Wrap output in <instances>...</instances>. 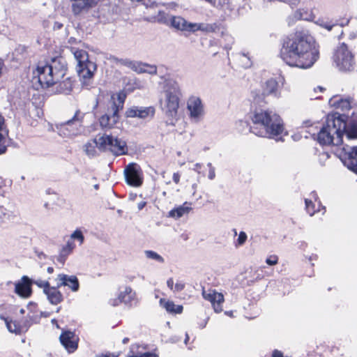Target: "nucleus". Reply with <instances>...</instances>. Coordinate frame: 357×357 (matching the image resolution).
I'll return each instance as SVG.
<instances>
[{
	"instance_id": "1",
	"label": "nucleus",
	"mask_w": 357,
	"mask_h": 357,
	"mask_svg": "<svg viewBox=\"0 0 357 357\" xmlns=\"http://www.w3.org/2000/svg\"><path fill=\"white\" fill-rule=\"evenodd\" d=\"M280 54L289 66L307 69L319 59V51L311 36L296 32L284 40Z\"/></svg>"
},
{
	"instance_id": "2",
	"label": "nucleus",
	"mask_w": 357,
	"mask_h": 357,
	"mask_svg": "<svg viewBox=\"0 0 357 357\" xmlns=\"http://www.w3.org/2000/svg\"><path fill=\"white\" fill-rule=\"evenodd\" d=\"M252 121L254 124L250 128L252 132L257 136L275 138L284 131L283 121L276 113L268 110H256Z\"/></svg>"
},
{
	"instance_id": "3",
	"label": "nucleus",
	"mask_w": 357,
	"mask_h": 357,
	"mask_svg": "<svg viewBox=\"0 0 357 357\" xmlns=\"http://www.w3.org/2000/svg\"><path fill=\"white\" fill-rule=\"evenodd\" d=\"M346 118L344 115L328 114L317 135L319 143L322 145H342L343 132L347 127Z\"/></svg>"
},
{
	"instance_id": "4",
	"label": "nucleus",
	"mask_w": 357,
	"mask_h": 357,
	"mask_svg": "<svg viewBox=\"0 0 357 357\" xmlns=\"http://www.w3.org/2000/svg\"><path fill=\"white\" fill-rule=\"evenodd\" d=\"M66 73V66L62 57L52 58L46 63L40 62L33 74L43 88L58 84Z\"/></svg>"
},
{
	"instance_id": "5",
	"label": "nucleus",
	"mask_w": 357,
	"mask_h": 357,
	"mask_svg": "<svg viewBox=\"0 0 357 357\" xmlns=\"http://www.w3.org/2000/svg\"><path fill=\"white\" fill-rule=\"evenodd\" d=\"M97 149L101 151H109L114 155H125L128 152L126 142L106 133L98 135L84 146L85 153L90 158L97 155Z\"/></svg>"
},
{
	"instance_id": "6",
	"label": "nucleus",
	"mask_w": 357,
	"mask_h": 357,
	"mask_svg": "<svg viewBox=\"0 0 357 357\" xmlns=\"http://www.w3.org/2000/svg\"><path fill=\"white\" fill-rule=\"evenodd\" d=\"M162 84L160 104L167 116H176L179 107L181 92L179 84L173 79H165Z\"/></svg>"
},
{
	"instance_id": "7",
	"label": "nucleus",
	"mask_w": 357,
	"mask_h": 357,
	"mask_svg": "<svg viewBox=\"0 0 357 357\" xmlns=\"http://www.w3.org/2000/svg\"><path fill=\"white\" fill-rule=\"evenodd\" d=\"M71 52L77 61L76 70L84 85L89 86L91 79L96 70V65L89 60L87 52L83 50L71 48Z\"/></svg>"
},
{
	"instance_id": "8",
	"label": "nucleus",
	"mask_w": 357,
	"mask_h": 357,
	"mask_svg": "<svg viewBox=\"0 0 357 357\" xmlns=\"http://www.w3.org/2000/svg\"><path fill=\"white\" fill-rule=\"evenodd\" d=\"M333 61L340 70L351 71L354 68V56L344 43L337 47L333 55Z\"/></svg>"
},
{
	"instance_id": "9",
	"label": "nucleus",
	"mask_w": 357,
	"mask_h": 357,
	"mask_svg": "<svg viewBox=\"0 0 357 357\" xmlns=\"http://www.w3.org/2000/svg\"><path fill=\"white\" fill-rule=\"evenodd\" d=\"M84 116V113L77 110L70 119L61 123L57 126L59 134L63 137H71L80 133L82 132Z\"/></svg>"
},
{
	"instance_id": "10",
	"label": "nucleus",
	"mask_w": 357,
	"mask_h": 357,
	"mask_svg": "<svg viewBox=\"0 0 357 357\" xmlns=\"http://www.w3.org/2000/svg\"><path fill=\"white\" fill-rule=\"evenodd\" d=\"M107 112L99 119L100 126L104 129L112 128L119 120V106L112 99L107 102Z\"/></svg>"
},
{
	"instance_id": "11",
	"label": "nucleus",
	"mask_w": 357,
	"mask_h": 357,
	"mask_svg": "<svg viewBox=\"0 0 357 357\" xmlns=\"http://www.w3.org/2000/svg\"><path fill=\"white\" fill-rule=\"evenodd\" d=\"M127 183L133 187H139L142 184V171L136 163L129 164L124 170Z\"/></svg>"
},
{
	"instance_id": "12",
	"label": "nucleus",
	"mask_w": 357,
	"mask_h": 357,
	"mask_svg": "<svg viewBox=\"0 0 357 357\" xmlns=\"http://www.w3.org/2000/svg\"><path fill=\"white\" fill-rule=\"evenodd\" d=\"M187 109L190 118L198 122L204 116V109L202 100L197 96H190L187 100Z\"/></svg>"
},
{
	"instance_id": "13",
	"label": "nucleus",
	"mask_w": 357,
	"mask_h": 357,
	"mask_svg": "<svg viewBox=\"0 0 357 357\" xmlns=\"http://www.w3.org/2000/svg\"><path fill=\"white\" fill-rule=\"evenodd\" d=\"M120 303L130 306L135 305L137 303L136 293L130 287H125L123 290L119 293L117 298L110 301V303L113 306H116Z\"/></svg>"
},
{
	"instance_id": "14",
	"label": "nucleus",
	"mask_w": 357,
	"mask_h": 357,
	"mask_svg": "<svg viewBox=\"0 0 357 357\" xmlns=\"http://www.w3.org/2000/svg\"><path fill=\"white\" fill-rule=\"evenodd\" d=\"M278 84L275 79H269L263 87L261 94H259L257 91H253L252 92V96L257 102L263 100L267 96L272 95L274 97H280V93L278 91Z\"/></svg>"
},
{
	"instance_id": "15",
	"label": "nucleus",
	"mask_w": 357,
	"mask_h": 357,
	"mask_svg": "<svg viewBox=\"0 0 357 357\" xmlns=\"http://www.w3.org/2000/svg\"><path fill=\"white\" fill-rule=\"evenodd\" d=\"M59 340L68 353L75 352L78 347L79 338L74 332L70 331H63L60 335Z\"/></svg>"
},
{
	"instance_id": "16",
	"label": "nucleus",
	"mask_w": 357,
	"mask_h": 357,
	"mask_svg": "<svg viewBox=\"0 0 357 357\" xmlns=\"http://www.w3.org/2000/svg\"><path fill=\"white\" fill-rule=\"evenodd\" d=\"M33 281L26 275L22 277L21 280L15 283V293L23 298H28L31 296V285Z\"/></svg>"
},
{
	"instance_id": "17",
	"label": "nucleus",
	"mask_w": 357,
	"mask_h": 357,
	"mask_svg": "<svg viewBox=\"0 0 357 357\" xmlns=\"http://www.w3.org/2000/svg\"><path fill=\"white\" fill-rule=\"evenodd\" d=\"M202 296L204 299L211 303L215 312H220L222 311V304L224 302V296L222 293H218L211 289L208 291L203 289Z\"/></svg>"
},
{
	"instance_id": "18",
	"label": "nucleus",
	"mask_w": 357,
	"mask_h": 357,
	"mask_svg": "<svg viewBox=\"0 0 357 357\" xmlns=\"http://www.w3.org/2000/svg\"><path fill=\"white\" fill-rule=\"evenodd\" d=\"M55 280L56 282L57 287L66 286L73 292L77 291L79 289V282L75 275H68L61 273L57 275Z\"/></svg>"
},
{
	"instance_id": "19",
	"label": "nucleus",
	"mask_w": 357,
	"mask_h": 357,
	"mask_svg": "<svg viewBox=\"0 0 357 357\" xmlns=\"http://www.w3.org/2000/svg\"><path fill=\"white\" fill-rule=\"evenodd\" d=\"M343 151L345 152L344 165L357 174V146L352 147L344 146Z\"/></svg>"
},
{
	"instance_id": "20",
	"label": "nucleus",
	"mask_w": 357,
	"mask_h": 357,
	"mask_svg": "<svg viewBox=\"0 0 357 357\" xmlns=\"http://www.w3.org/2000/svg\"><path fill=\"white\" fill-rule=\"evenodd\" d=\"M154 114V109L153 107H132L129 108L126 112V116L130 118L138 117L140 119H145L149 116H153Z\"/></svg>"
},
{
	"instance_id": "21",
	"label": "nucleus",
	"mask_w": 357,
	"mask_h": 357,
	"mask_svg": "<svg viewBox=\"0 0 357 357\" xmlns=\"http://www.w3.org/2000/svg\"><path fill=\"white\" fill-rule=\"evenodd\" d=\"M218 29V25L213 24L205 23H192L187 22L185 31L195 32L197 31H202L206 33L215 32Z\"/></svg>"
},
{
	"instance_id": "22",
	"label": "nucleus",
	"mask_w": 357,
	"mask_h": 357,
	"mask_svg": "<svg viewBox=\"0 0 357 357\" xmlns=\"http://www.w3.org/2000/svg\"><path fill=\"white\" fill-rule=\"evenodd\" d=\"M57 288V287H51L50 289H46L47 291L45 293L49 301L54 305H57L63 300V295Z\"/></svg>"
},
{
	"instance_id": "23",
	"label": "nucleus",
	"mask_w": 357,
	"mask_h": 357,
	"mask_svg": "<svg viewBox=\"0 0 357 357\" xmlns=\"http://www.w3.org/2000/svg\"><path fill=\"white\" fill-rule=\"evenodd\" d=\"M160 303L168 312L180 314L183 311L182 305H176L172 301L161 298Z\"/></svg>"
},
{
	"instance_id": "24",
	"label": "nucleus",
	"mask_w": 357,
	"mask_h": 357,
	"mask_svg": "<svg viewBox=\"0 0 357 357\" xmlns=\"http://www.w3.org/2000/svg\"><path fill=\"white\" fill-rule=\"evenodd\" d=\"M347 127L343 132V135L345 134L348 139H356L357 138V120L351 121L350 122H346Z\"/></svg>"
},
{
	"instance_id": "25",
	"label": "nucleus",
	"mask_w": 357,
	"mask_h": 357,
	"mask_svg": "<svg viewBox=\"0 0 357 357\" xmlns=\"http://www.w3.org/2000/svg\"><path fill=\"white\" fill-rule=\"evenodd\" d=\"M4 119L0 115V154L5 153L7 146L6 131L4 130Z\"/></svg>"
},
{
	"instance_id": "26",
	"label": "nucleus",
	"mask_w": 357,
	"mask_h": 357,
	"mask_svg": "<svg viewBox=\"0 0 357 357\" xmlns=\"http://www.w3.org/2000/svg\"><path fill=\"white\" fill-rule=\"evenodd\" d=\"M185 203L183 205L179 206L172 210H171L169 213L170 217L174 218H179L184 215L185 214L188 213V212L191 210L190 206H186Z\"/></svg>"
},
{
	"instance_id": "27",
	"label": "nucleus",
	"mask_w": 357,
	"mask_h": 357,
	"mask_svg": "<svg viewBox=\"0 0 357 357\" xmlns=\"http://www.w3.org/2000/svg\"><path fill=\"white\" fill-rule=\"evenodd\" d=\"M169 24L178 30L185 31L187 21L179 16H171Z\"/></svg>"
},
{
	"instance_id": "28",
	"label": "nucleus",
	"mask_w": 357,
	"mask_h": 357,
	"mask_svg": "<svg viewBox=\"0 0 357 357\" xmlns=\"http://www.w3.org/2000/svg\"><path fill=\"white\" fill-rule=\"evenodd\" d=\"M329 102L331 105L342 110H348L351 107L349 101L342 98H333L330 100Z\"/></svg>"
},
{
	"instance_id": "29",
	"label": "nucleus",
	"mask_w": 357,
	"mask_h": 357,
	"mask_svg": "<svg viewBox=\"0 0 357 357\" xmlns=\"http://www.w3.org/2000/svg\"><path fill=\"white\" fill-rule=\"evenodd\" d=\"M73 89V82L71 79L68 77L62 82H59L57 91L60 93H68Z\"/></svg>"
},
{
	"instance_id": "30",
	"label": "nucleus",
	"mask_w": 357,
	"mask_h": 357,
	"mask_svg": "<svg viewBox=\"0 0 357 357\" xmlns=\"http://www.w3.org/2000/svg\"><path fill=\"white\" fill-rule=\"evenodd\" d=\"M209 3L211 6L222 9L227 10L230 8V0H205Z\"/></svg>"
},
{
	"instance_id": "31",
	"label": "nucleus",
	"mask_w": 357,
	"mask_h": 357,
	"mask_svg": "<svg viewBox=\"0 0 357 357\" xmlns=\"http://www.w3.org/2000/svg\"><path fill=\"white\" fill-rule=\"evenodd\" d=\"M237 59L240 65L243 68H249L252 66V61L248 54L245 53H239L237 54Z\"/></svg>"
},
{
	"instance_id": "32",
	"label": "nucleus",
	"mask_w": 357,
	"mask_h": 357,
	"mask_svg": "<svg viewBox=\"0 0 357 357\" xmlns=\"http://www.w3.org/2000/svg\"><path fill=\"white\" fill-rule=\"evenodd\" d=\"M153 19L159 23L169 24L171 20V16H169L163 11H159L158 13L153 17Z\"/></svg>"
},
{
	"instance_id": "33",
	"label": "nucleus",
	"mask_w": 357,
	"mask_h": 357,
	"mask_svg": "<svg viewBox=\"0 0 357 357\" xmlns=\"http://www.w3.org/2000/svg\"><path fill=\"white\" fill-rule=\"evenodd\" d=\"M145 255L147 258L153 259L159 263H164V258L158 254L157 252L152 250H146L144 252Z\"/></svg>"
},
{
	"instance_id": "34",
	"label": "nucleus",
	"mask_w": 357,
	"mask_h": 357,
	"mask_svg": "<svg viewBox=\"0 0 357 357\" xmlns=\"http://www.w3.org/2000/svg\"><path fill=\"white\" fill-rule=\"evenodd\" d=\"M222 38L224 40V48L227 51L231 49V45L234 43V38L227 33L222 34Z\"/></svg>"
},
{
	"instance_id": "35",
	"label": "nucleus",
	"mask_w": 357,
	"mask_h": 357,
	"mask_svg": "<svg viewBox=\"0 0 357 357\" xmlns=\"http://www.w3.org/2000/svg\"><path fill=\"white\" fill-rule=\"evenodd\" d=\"M75 248V244L72 241H68L66 245H64L61 250H60V252L65 255L66 257L72 252L73 250Z\"/></svg>"
},
{
	"instance_id": "36",
	"label": "nucleus",
	"mask_w": 357,
	"mask_h": 357,
	"mask_svg": "<svg viewBox=\"0 0 357 357\" xmlns=\"http://www.w3.org/2000/svg\"><path fill=\"white\" fill-rule=\"evenodd\" d=\"M6 325L8 331L11 333L18 334L20 333L22 331V328L19 326H17L15 322L8 321L6 323Z\"/></svg>"
},
{
	"instance_id": "37",
	"label": "nucleus",
	"mask_w": 357,
	"mask_h": 357,
	"mask_svg": "<svg viewBox=\"0 0 357 357\" xmlns=\"http://www.w3.org/2000/svg\"><path fill=\"white\" fill-rule=\"evenodd\" d=\"M248 236L245 231H241L235 243L236 247L242 246L247 241Z\"/></svg>"
},
{
	"instance_id": "38",
	"label": "nucleus",
	"mask_w": 357,
	"mask_h": 357,
	"mask_svg": "<svg viewBox=\"0 0 357 357\" xmlns=\"http://www.w3.org/2000/svg\"><path fill=\"white\" fill-rule=\"evenodd\" d=\"M305 203L307 212L310 214V215H313L315 213L314 204L311 200L308 199H305Z\"/></svg>"
},
{
	"instance_id": "39",
	"label": "nucleus",
	"mask_w": 357,
	"mask_h": 357,
	"mask_svg": "<svg viewBox=\"0 0 357 357\" xmlns=\"http://www.w3.org/2000/svg\"><path fill=\"white\" fill-rule=\"evenodd\" d=\"M132 70L137 73H144L146 63L136 61Z\"/></svg>"
},
{
	"instance_id": "40",
	"label": "nucleus",
	"mask_w": 357,
	"mask_h": 357,
	"mask_svg": "<svg viewBox=\"0 0 357 357\" xmlns=\"http://www.w3.org/2000/svg\"><path fill=\"white\" fill-rule=\"evenodd\" d=\"M33 283L36 284L39 287L43 288L44 293L47 291L46 289H50L51 287L48 281L38 280L33 282Z\"/></svg>"
},
{
	"instance_id": "41",
	"label": "nucleus",
	"mask_w": 357,
	"mask_h": 357,
	"mask_svg": "<svg viewBox=\"0 0 357 357\" xmlns=\"http://www.w3.org/2000/svg\"><path fill=\"white\" fill-rule=\"evenodd\" d=\"M144 73H148L150 75H155L157 73V67L155 65H150L146 63V68L144 70Z\"/></svg>"
},
{
	"instance_id": "42",
	"label": "nucleus",
	"mask_w": 357,
	"mask_h": 357,
	"mask_svg": "<svg viewBox=\"0 0 357 357\" xmlns=\"http://www.w3.org/2000/svg\"><path fill=\"white\" fill-rule=\"evenodd\" d=\"M71 238L77 239L79 241L80 243H82L84 241V236L81 231L76 230L71 234Z\"/></svg>"
},
{
	"instance_id": "43",
	"label": "nucleus",
	"mask_w": 357,
	"mask_h": 357,
	"mask_svg": "<svg viewBox=\"0 0 357 357\" xmlns=\"http://www.w3.org/2000/svg\"><path fill=\"white\" fill-rule=\"evenodd\" d=\"M278 257L276 255H271L269 257H268L266 260V262L267 264L270 266H273L278 264Z\"/></svg>"
},
{
	"instance_id": "44",
	"label": "nucleus",
	"mask_w": 357,
	"mask_h": 357,
	"mask_svg": "<svg viewBox=\"0 0 357 357\" xmlns=\"http://www.w3.org/2000/svg\"><path fill=\"white\" fill-rule=\"evenodd\" d=\"M128 357H158V356L153 353L146 352L139 355H128Z\"/></svg>"
},
{
	"instance_id": "45",
	"label": "nucleus",
	"mask_w": 357,
	"mask_h": 357,
	"mask_svg": "<svg viewBox=\"0 0 357 357\" xmlns=\"http://www.w3.org/2000/svg\"><path fill=\"white\" fill-rule=\"evenodd\" d=\"M136 61H130L129 59H125L121 61V63L123 64L126 66L129 67L132 70L134 68V66Z\"/></svg>"
},
{
	"instance_id": "46",
	"label": "nucleus",
	"mask_w": 357,
	"mask_h": 357,
	"mask_svg": "<svg viewBox=\"0 0 357 357\" xmlns=\"http://www.w3.org/2000/svg\"><path fill=\"white\" fill-rule=\"evenodd\" d=\"M184 288H185V284L182 282L178 281L175 284L174 291L179 292V291H181Z\"/></svg>"
},
{
	"instance_id": "47",
	"label": "nucleus",
	"mask_w": 357,
	"mask_h": 357,
	"mask_svg": "<svg viewBox=\"0 0 357 357\" xmlns=\"http://www.w3.org/2000/svg\"><path fill=\"white\" fill-rule=\"evenodd\" d=\"M7 215L6 209L0 206V222H2Z\"/></svg>"
},
{
	"instance_id": "48",
	"label": "nucleus",
	"mask_w": 357,
	"mask_h": 357,
	"mask_svg": "<svg viewBox=\"0 0 357 357\" xmlns=\"http://www.w3.org/2000/svg\"><path fill=\"white\" fill-rule=\"evenodd\" d=\"M67 257L62 255L61 252H59V255L56 257V260L61 264L63 265Z\"/></svg>"
},
{
	"instance_id": "49",
	"label": "nucleus",
	"mask_w": 357,
	"mask_h": 357,
	"mask_svg": "<svg viewBox=\"0 0 357 357\" xmlns=\"http://www.w3.org/2000/svg\"><path fill=\"white\" fill-rule=\"evenodd\" d=\"M337 24V23H334V24H331V23H328V22H324L321 24V26L324 28H325L326 29H327L328 31H331L333 27L334 26H335Z\"/></svg>"
},
{
	"instance_id": "50",
	"label": "nucleus",
	"mask_w": 357,
	"mask_h": 357,
	"mask_svg": "<svg viewBox=\"0 0 357 357\" xmlns=\"http://www.w3.org/2000/svg\"><path fill=\"white\" fill-rule=\"evenodd\" d=\"M208 178L210 180H213L215 178V167H211L210 169H209V173H208Z\"/></svg>"
},
{
	"instance_id": "51",
	"label": "nucleus",
	"mask_w": 357,
	"mask_h": 357,
	"mask_svg": "<svg viewBox=\"0 0 357 357\" xmlns=\"http://www.w3.org/2000/svg\"><path fill=\"white\" fill-rule=\"evenodd\" d=\"M180 178H181V175L179 173H178V172L174 173L172 178L175 183L178 184L179 183Z\"/></svg>"
},
{
	"instance_id": "52",
	"label": "nucleus",
	"mask_w": 357,
	"mask_h": 357,
	"mask_svg": "<svg viewBox=\"0 0 357 357\" xmlns=\"http://www.w3.org/2000/svg\"><path fill=\"white\" fill-rule=\"evenodd\" d=\"M167 287L173 290L174 289V280L173 278H169L167 281Z\"/></svg>"
},
{
	"instance_id": "53",
	"label": "nucleus",
	"mask_w": 357,
	"mask_h": 357,
	"mask_svg": "<svg viewBox=\"0 0 357 357\" xmlns=\"http://www.w3.org/2000/svg\"><path fill=\"white\" fill-rule=\"evenodd\" d=\"M202 164L196 163L194 165V167L192 168V169L199 174L200 173V169L202 168Z\"/></svg>"
},
{
	"instance_id": "54",
	"label": "nucleus",
	"mask_w": 357,
	"mask_h": 357,
	"mask_svg": "<svg viewBox=\"0 0 357 357\" xmlns=\"http://www.w3.org/2000/svg\"><path fill=\"white\" fill-rule=\"evenodd\" d=\"M146 204V202H140L137 204V208L141 211Z\"/></svg>"
},
{
	"instance_id": "55",
	"label": "nucleus",
	"mask_w": 357,
	"mask_h": 357,
	"mask_svg": "<svg viewBox=\"0 0 357 357\" xmlns=\"http://www.w3.org/2000/svg\"><path fill=\"white\" fill-rule=\"evenodd\" d=\"M349 20L347 19L345 20V22H342L340 23L339 24L340 26H344L345 25H347L349 24Z\"/></svg>"
},
{
	"instance_id": "56",
	"label": "nucleus",
	"mask_w": 357,
	"mask_h": 357,
	"mask_svg": "<svg viewBox=\"0 0 357 357\" xmlns=\"http://www.w3.org/2000/svg\"><path fill=\"white\" fill-rule=\"evenodd\" d=\"M47 271L48 273H52L54 272V268L53 267H48L47 269Z\"/></svg>"
},
{
	"instance_id": "57",
	"label": "nucleus",
	"mask_w": 357,
	"mask_h": 357,
	"mask_svg": "<svg viewBox=\"0 0 357 357\" xmlns=\"http://www.w3.org/2000/svg\"><path fill=\"white\" fill-rule=\"evenodd\" d=\"M100 102V97H98L96 100V104L95 107H97L99 105Z\"/></svg>"
},
{
	"instance_id": "58",
	"label": "nucleus",
	"mask_w": 357,
	"mask_h": 357,
	"mask_svg": "<svg viewBox=\"0 0 357 357\" xmlns=\"http://www.w3.org/2000/svg\"><path fill=\"white\" fill-rule=\"evenodd\" d=\"M129 341V339L128 337H125L123 340V344H127Z\"/></svg>"
},
{
	"instance_id": "59",
	"label": "nucleus",
	"mask_w": 357,
	"mask_h": 357,
	"mask_svg": "<svg viewBox=\"0 0 357 357\" xmlns=\"http://www.w3.org/2000/svg\"><path fill=\"white\" fill-rule=\"evenodd\" d=\"M207 166L208 167L209 169H210L211 167H213V165H212V164H211V162H208V163L207 164Z\"/></svg>"
},
{
	"instance_id": "60",
	"label": "nucleus",
	"mask_w": 357,
	"mask_h": 357,
	"mask_svg": "<svg viewBox=\"0 0 357 357\" xmlns=\"http://www.w3.org/2000/svg\"><path fill=\"white\" fill-rule=\"evenodd\" d=\"M20 314H24L25 310H24L23 308H22V309L20 310Z\"/></svg>"
},
{
	"instance_id": "61",
	"label": "nucleus",
	"mask_w": 357,
	"mask_h": 357,
	"mask_svg": "<svg viewBox=\"0 0 357 357\" xmlns=\"http://www.w3.org/2000/svg\"><path fill=\"white\" fill-rule=\"evenodd\" d=\"M189 340V337H188V335L186 334V337L185 339V343L186 344L187 343V341Z\"/></svg>"
},
{
	"instance_id": "62",
	"label": "nucleus",
	"mask_w": 357,
	"mask_h": 357,
	"mask_svg": "<svg viewBox=\"0 0 357 357\" xmlns=\"http://www.w3.org/2000/svg\"><path fill=\"white\" fill-rule=\"evenodd\" d=\"M134 347H135L134 345H132V346L131 347V352H132V353H133L132 349H134Z\"/></svg>"
},
{
	"instance_id": "63",
	"label": "nucleus",
	"mask_w": 357,
	"mask_h": 357,
	"mask_svg": "<svg viewBox=\"0 0 357 357\" xmlns=\"http://www.w3.org/2000/svg\"><path fill=\"white\" fill-rule=\"evenodd\" d=\"M319 89L320 91L323 90L322 87H321V86H319Z\"/></svg>"
},
{
	"instance_id": "64",
	"label": "nucleus",
	"mask_w": 357,
	"mask_h": 357,
	"mask_svg": "<svg viewBox=\"0 0 357 357\" xmlns=\"http://www.w3.org/2000/svg\"><path fill=\"white\" fill-rule=\"evenodd\" d=\"M162 195H163L164 196H165V195H166V192H162Z\"/></svg>"
}]
</instances>
